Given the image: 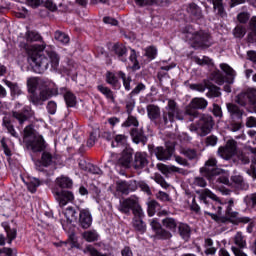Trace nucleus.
Listing matches in <instances>:
<instances>
[{
	"instance_id": "nucleus-39",
	"label": "nucleus",
	"mask_w": 256,
	"mask_h": 256,
	"mask_svg": "<svg viewBox=\"0 0 256 256\" xmlns=\"http://www.w3.org/2000/svg\"><path fill=\"white\" fill-rule=\"evenodd\" d=\"M97 89L106 99H110V101H115V96H113V91L104 85H98Z\"/></svg>"
},
{
	"instance_id": "nucleus-44",
	"label": "nucleus",
	"mask_w": 256,
	"mask_h": 256,
	"mask_svg": "<svg viewBox=\"0 0 256 256\" xmlns=\"http://www.w3.org/2000/svg\"><path fill=\"white\" fill-rule=\"evenodd\" d=\"M207 97L214 99L215 97H221V89L215 85L207 86Z\"/></svg>"
},
{
	"instance_id": "nucleus-46",
	"label": "nucleus",
	"mask_w": 256,
	"mask_h": 256,
	"mask_svg": "<svg viewBox=\"0 0 256 256\" xmlns=\"http://www.w3.org/2000/svg\"><path fill=\"white\" fill-rule=\"evenodd\" d=\"M211 79L214 83H217V85H223L225 83V76H223V73L219 70L212 72Z\"/></svg>"
},
{
	"instance_id": "nucleus-28",
	"label": "nucleus",
	"mask_w": 256,
	"mask_h": 256,
	"mask_svg": "<svg viewBox=\"0 0 256 256\" xmlns=\"http://www.w3.org/2000/svg\"><path fill=\"white\" fill-rule=\"evenodd\" d=\"M61 93H64V100L67 107H75V105H77V98L75 97V94L67 91L65 88L61 89Z\"/></svg>"
},
{
	"instance_id": "nucleus-21",
	"label": "nucleus",
	"mask_w": 256,
	"mask_h": 256,
	"mask_svg": "<svg viewBox=\"0 0 256 256\" xmlns=\"http://www.w3.org/2000/svg\"><path fill=\"white\" fill-rule=\"evenodd\" d=\"M154 153L159 161H169L173 156V148L157 147L154 149Z\"/></svg>"
},
{
	"instance_id": "nucleus-12",
	"label": "nucleus",
	"mask_w": 256,
	"mask_h": 256,
	"mask_svg": "<svg viewBox=\"0 0 256 256\" xmlns=\"http://www.w3.org/2000/svg\"><path fill=\"white\" fill-rule=\"evenodd\" d=\"M21 107H23V104L17 102L15 104L14 107V111L12 112V117H14V119H17L19 122V125H23V123H25L26 121H29V118L31 117L32 113H31V107L29 106H25L21 111L19 109H21Z\"/></svg>"
},
{
	"instance_id": "nucleus-57",
	"label": "nucleus",
	"mask_w": 256,
	"mask_h": 256,
	"mask_svg": "<svg viewBox=\"0 0 256 256\" xmlns=\"http://www.w3.org/2000/svg\"><path fill=\"white\" fill-rule=\"evenodd\" d=\"M194 61L197 65H213V60L207 56H203L202 58L195 57Z\"/></svg>"
},
{
	"instance_id": "nucleus-60",
	"label": "nucleus",
	"mask_w": 256,
	"mask_h": 256,
	"mask_svg": "<svg viewBox=\"0 0 256 256\" xmlns=\"http://www.w3.org/2000/svg\"><path fill=\"white\" fill-rule=\"evenodd\" d=\"M131 136L133 137L134 141H137V143H139V141H141V139H143V130L134 128L131 130Z\"/></svg>"
},
{
	"instance_id": "nucleus-17",
	"label": "nucleus",
	"mask_w": 256,
	"mask_h": 256,
	"mask_svg": "<svg viewBox=\"0 0 256 256\" xmlns=\"http://www.w3.org/2000/svg\"><path fill=\"white\" fill-rule=\"evenodd\" d=\"M132 165L134 169H145V166L149 165V160L147 159V153L136 152L134 155V160Z\"/></svg>"
},
{
	"instance_id": "nucleus-7",
	"label": "nucleus",
	"mask_w": 256,
	"mask_h": 256,
	"mask_svg": "<svg viewBox=\"0 0 256 256\" xmlns=\"http://www.w3.org/2000/svg\"><path fill=\"white\" fill-rule=\"evenodd\" d=\"M200 173L207 177L212 183H223V185H229V178L227 176L221 175V169L217 168V160L215 158H210L205 166L200 169Z\"/></svg>"
},
{
	"instance_id": "nucleus-62",
	"label": "nucleus",
	"mask_w": 256,
	"mask_h": 256,
	"mask_svg": "<svg viewBox=\"0 0 256 256\" xmlns=\"http://www.w3.org/2000/svg\"><path fill=\"white\" fill-rule=\"evenodd\" d=\"M154 181L158 183V185H161L163 189H167V187H169V184H167V182L165 181V178H163L159 174H155Z\"/></svg>"
},
{
	"instance_id": "nucleus-59",
	"label": "nucleus",
	"mask_w": 256,
	"mask_h": 256,
	"mask_svg": "<svg viewBox=\"0 0 256 256\" xmlns=\"http://www.w3.org/2000/svg\"><path fill=\"white\" fill-rule=\"evenodd\" d=\"M157 209H159V203L157 201H151L148 205L149 217H153V215H155Z\"/></svg>"
},
{
	"instance_id": "nucleus-31",
	"label": "nucleus",
	"mask_w": 256,
	"mask_h": 256,
	"mask_svg": "<svg viewBox=\"0 0 256 256\" xmlns=\"http://www.w3.org/2000/svg\"><path fill=\"white\" fill-rule=\"evenodd\" d=\"M3 127L7 129L8 133L11 135V137H14L15 139H19V134L17 131H15V126H13V122L7 117H4L3 119Z\"/></svg>"
},
{
	"instance_id": "nucleus-61",
	"label": "nucleus",
	"mask_w": 256,
	"mask_h": 256,
	"mask_svg": "<svg viewBox=\"0 0 256 256\" xmlns=\"http://www.w3.org/2000/svg\"><path fill=\"white\" fill-rule=\"evenodd\" d=\"M117 191H120V193H129V185H127V182L120 181L117 183Z\"/></svg>"
},
{
	"instance_id": "nucleus-54",
	"label": "nucleus",
	"mask_w": 256,
	"mask_h": 256,
	"mask_svg": "<svg viewBox=\"0 0 256 256\" xmlns=\"http://www.w3.org/2000/svg\"><path fill=\"white\" fill-rule=\"evenodd\" d=\"M189 89H191V91H198L199 93H205L207 89V82L200 83V84H189Z\"/></svg>"
},
{
	"instance_id": "nucleus-6",
	"label": "nucleus",
	"mask_w": 256,
	"mask_h": 256,
	"mask_svg": "<svg viewBox=\"0 0 256 256\" xmlns=\"http://www.w3.org/2000/svg\"><path fill=\"white\" fill-rule=\"evenodd\" d=\"M183 35L194 47H211V36L203 30L195 31L191 26H186Z\"/></svg>"
},
{
	"instance_id": "nucleus-52",
	"label": "nucleus",
	"mask_w": 256,
	"mask_h": 256,
	"mask_svg": "<svg viewBox=\"0 0 256 256\" xmlns=\"http://www.w3.org/2000/svg\"><path fill=\"white\" fill-rule=\"evenodd\" d=\"M106 83L112 85V87H119V80H117V77L112 72H107Z\"/></svg>"
},
{
	"instance_id": "nucleus-38",
	"label": "nucleus",
	"mask_w": 256,
	"mask_h": 256,
	"mask_svg": "<svg viewBox=\"0 0 256 256\" xmlns=\"http://www.w3.org/2000/svg\"><path fill=\"white\" fill-rule=\"evenodd\" d=\"M5 85L7 87H9L10 91H11V95H16L17 97H19V95L23 94V90H21V88L17 85V83H13L11 81L8 80H3Z\"/></svg>"
},
{
	"instance_id": "nucleus-26",
	"label": "nucleus",
	"mask_w": 256,
	"mask_h": 256,
	"mask_svg": "<svg viewBox=\"0 0 256 256\" xmlns=\"http://www.w3.org/2000/svg\"><path fill=\"white\" fill-rule=\"evenodd\" d=\"M177 227L180 237L187 241V239L191 237V227H189L186 223L183 222H179Z\"/></svg>"
},
{
	"instance_id": "nucleus-4",
	"label": "nucleus",
	"mask_w": 256,
	"mask_h": 256,
	"mask_svg": "<svg viewBox=\"0 0 256 256\" xmlns=\"http://www.w3.org/2000/svg\"><path fill=\"white\" fill-rule=\"evenodd\" d=\"M175 119H178V121H185V119L189 121V115H186L185 112H182L181 109H179L175 100H168V104L165 107L162 117H160L156 123L159 127H167V125L173 123Z\"/></svg>"
},
{
	"instance_id": "nucleus-19",
	"label": "nucleus",
	"mask_w": 256,
	"mask_h": 256,
	"mask_svg": "<svg viewBox=\"0 0 256 256\" xmlns=\"http://www.w3.org/2000/svg\"><path fill=\"white\" fill-rule=\"evenodd\" d=\"M111 51L116 55L119 61H122V63L127 62V47H125V45L116 43L112 46Z\"/></svg>"
},
{
	"instance_id": "nucleus-51",
	"label": "nucleus",
	"mask_w": 256,
	"mask_h": 256,
	"mask_svg": "<svg viewBox=\"0 0 256 256\" xmlns=\"http://www.w3.org/2000/svg\"><path fill=\"white\" fill-rule=\"evenodd\" d=\"M246 95L248 97V101L250 105H254L256 109V89L255 88H248L246 90Z\"/></svg>"
},
{
	"instance_id": "nucleus-45",
	"label": "nucleus",
	"mask_w": 256,
	"mask_h": 256,
	"mask_svg": "<svg viewBox=\"0 0 256 256\" xmlns=\"http://www.w3.org/2000/svg\"><path fill=\"white\" fill-rule=\"evenodd\" d=\"M26 41L28 43H33L35 41H41V34L38 33L37 31H27L26 32Z\"/></svg>"
},
{
	"instance_id": "nucleus-18",
	"label": "nucleus",
	"mask_w": 256,
	"mask_h": 256,
	"mask_svg": "<svg viewBox=\"0 0 256 256\" xmlns=\"http://www.w3.org/2000/svg\"><path fill=\"white\" fill-rule=\"evenodd\" d=\"M79 221L83 229H89V227H91L93 223V217L91 216V211H89V209L80 210Z\"/></svg>"
},
{
	"instance_id": "nucleus-16",
	"label": "nucleus",
	"mask_w": 256,
	"mask_h": 256,
	"mask_svg": "<svg viewBox=\"0 0 256 256\" xmlns=\"http://www.w3.org/2000/svg\"><path fill=\"white\" fill-rule=\"evenodd\" d=\"M63 215L66 219V220H63V219L61 220V225L64 229H65V223H67V225H71V223L77 222V210H75V208H73L72 206L67 207L63 211Z\"/></svg>"
},
{
	"instance_id": "nucleus-36",
	"label": "nucleus",
	"mask_w": 256,
	"mask_h": 256,
	"mask_svg": "<svg viewBox=\"0 0 256 256\" xmlns=\"http://www.w3.org/2000/svg\"><path fill=\"white\" fill-rule=\"evenodd\" d=\"M55 156H53L49 152H43L41 157V163L44 167H49V165H53V163H56Z\"/></svg>"
},
{
	"instance_id": "nucleus-20",
	"label": "nucleus",
	"mask_w": 256,
	"mask_h": 256,
	"mask_svg": "<svg viewBox=\"0 0 256 256\" xmlns=\"http://www.w3.org/2000/svg\"><path fill=\"white\" fill-rule=\"evenodd\" d=\"M233 243L235 246H231V251L233 253V249H237V251H243V249L247 248V240L243 233L237 232L233 237Z\"/></svg>"
},
{
	"instance_id": "nucleus-23",
	"label": "nucleus",
	"mask_w": 256,
	"mask_h": 256,
	"mask_svg": "<svg viewBox=\"0 0 256 256\" xmlns=\"http://www.w3.org/2000/svg\"><path fill=\"white\" fill-rule=\"evenodd\" d=\"M227 111L230 113V117L232 119H241L243 117V111L239 109V106L233 104V103H228L226 104Z\"/></svg>"
},
{
	"instance_id": "nucleus-58",
	"label": "nucleus",
	"mask_w": 256,
	"mask_h": 256,
	"mask_svg": "<svg viewBox=\"0 0 256 256\" xmlns=\"http://www.w3.org/2000/svg\"><path fill=\"white\" fill-rule=\"evenodd\" d=\"M145 55L146 57H148V59H151L153 61V59L157 57V48H155L154 46H149L145 49Z\"/></svg>"
},
{
	"instance_id": "nucleus-27",
	"label": "nucleus",
	"mask_w": 256,
	"mask_h": 256,
	"mask_svg": "<svg viewBox=\"0 0 256 256\" xmlns=\"http://www.w3.org/2000/svg\"><path fill=\"white\" fill-rule=\"evenodd\" d=\"M157 169H159L163 175H169V173H179L181 169L175 165H165L163 163L157 164Z\"/></svg>"
},
{
	"instance_id": "nucleus-24",
	"label": "nucleus",
	"mask_w": 256,
	"mask_h": 256,
	"mask_svg": "<svg viewBox=\"0 0 256 256\" xmlns=\"http://www.w3.org/2000/svg\"><path fill=\"white\" fill-rule=\"evenodd\" d=\"M187 13L192 17V19H202L203 11L196 4H190L187 8Z\"/></svg>"
},
{
	"instance_id": "nucleus-11",
	"label": "nucleus",
	"mask_w": 256,
	"mask_h": 256,
	"mask_svg": "<svg viewBox=\"0 0 256 256\" xmlns=\"http://www.w3.org/2000/svg\"><path fill=\"white\" fill-rule=\"evenodd\" d=\"M237 154V142L230 139L226 142L225 146H220L218 148V155L225 161H229L234 155Z\"/></svg>"
},
{
	"instance_id": "nucleus-15",
	"label": "nucleus",
	"mask_w": 256,
	"mask_h": 256,
	"mask_svg": "<svg viewBox=\"0 0 256 256\" xmlns=\"http://www.w3.org/2000/svg\"><path fill=\"white\" fill-rule=\"evenodd\" d=\"M54 195L61 207H65V205H67L69 201H73V199H75V196L71 191H54Z\"/></svg>"
},
{
	"instance_id": "nucleus-5",
	"label": "nucleus",
	"mask_w": 256,
	"mask_h": 256,
	"mask_svg": "<svg viewBox=\"0 0 256 256\" xmlns=\"http://www.w3.org/2000/svg\"><path fill=\"white\" fill-rule=\"evenodd\" d=\"M24 141L27 149L33 151V153H41L47 148L45 139L40 134H35L31 125L26 126L24 129Z\"/></svg>"
},
{
	"instance_id": "nucleus-48",
	"label": "nucleus",
	"mask_w": 256,
	"mask_h": 256,
	"mask_svg": "<svg viewBox=\"0 0 256 256\" xmlns=\"http://www.w3.org/2000/svg\"><path fill=\"white\" fill-rule=\"evenodd\" d=\"M54 39L59 41V43H62V45H67V43H69V36L59 30L55 32Z\"/></svg>"
},
{
	"instance_id": "nucleus-1",
	"label": "nucleus",
	"mask_w": 256,
	"mask_h": 256,
	"mask_svg": "<svg viewBox=\"0 0 256 256\" xmlns=\"http://www.w3.org/2000/svg\"><path fill=\"white\" fill-rule=\"evenodd\" d=\"M28 61L33 65L35 73H45L47 69L54 73L59 71V54L53 50L46 49L45 44H35L28 50Z\"/></svg>"
},
{
	"instance_id": "nucleus-42",
	"label": "nucleus",
	"mask_w": 256,
	"mask_h": 256,
	"mask_svg": "<svg viewBox=\"0 0 256 256\" xmlns=\"http://www.w3.org/2000/svg\"><path fill=\"white\" fill-rule=\"evenodd\" d=\"M232 181L233 183H235L238 189H242L244 191H247V189H249V184H247L241 176H233Z\"/></svg>"
},
{
	"instance_id": "nucleus-33",
	"label": "nucleus",
	"mask_w": 256,
	"mask_h": 256,
	"mask_svg": "<svg viewBox=\"0 0 256 256\" xmlns=\"http://www.w3.org/2000/svg\"><path fill=\"white\" fill-rule=\"evenodd\" d=\"M56 183L61 189H71V187H73V180L67 176L58 177Z\"/></svg>"
},
{
	"instance_id": "nucleus-63",
	"label": "nucleus",
	"mask_w": 256,
	"mask_h": 256,
	"mask_svg": "<svg viewBox=\"0 0 256 256\" xmlns=\"http://www.w3.org/2000/svg\"><path fill=\"white\" fill-rule=\"evenodd\" d=\"M47 111L50 115L57 113V103L55 101H49L47 104Z\"/></svg>"
},
{
	"instance_id": "nucleus-40",
	"label": "nucleus",
	"mask_w": 256,
	"mask_h": 256,
	"mask_svg": "<svg viewBox=\"0 0 256 256\" xmlns=\"http://www.w3.org/2000/svg\"><path fill=\"white\" fill-rule=\"evenodd\" d=\"M205 255H215L217 253V248L213 247V240L211 238H206L204 242Z\"/></svg>"
},
{
	"instance_id": "nucleus-34",
	"label": "nucleus",
	"mask_w": 256,
	"mask_h": 256,
	"mask_svg": "<svg viewBox=\"0 0 256 256\" xmlns=\"http://www.w3.org/2000/svg\"><path fill=\"white\" fill-rule=\"evenodd\" d=\"M82 237L87 243H94V241H99V233L97 230H87L83 232Z\"/></svg>"
},
{
	"instance_id": "nucleus-64",
	"label": "nucleus",
	"mask_w": 256,
	"mask_h": 256,
	"mask_svg": "<svg viewBox=\"0 0 256 256\" xmlns=\"http://www.w3.org/2000/svg\"><path fill=\"white\" fill-rule=\"evenodd\" d=\"M244 201L249 205L250 207H256V193L251 194L250 196H247Z\"/></svg>"
},
{
	"instance_id": "nucleus-29",
	"label": "nucleus",
	"mask_w": 256,
	"mask_h": 256,
	"mask_svg": "<svg viewBox=\"0 0 256 256\" xmlns=\"http://www.w3.org/2000/svg\"><path fill=\"white\" fill-rule=\"evenodd\" d=\"M146 109L147 115L151 121H156V119H159V116L161 115V109H159V106L150 104Z\"/></svg>"
},
{
	"instance_id": "nucleus-43",
	"label": "nucleus",
	"mask_w": 256,
	"mask_h": 256,
	"mask_svg": "<svg viewBox=\"0 0 256 256\" xmlns=\"http://www.w3.org/2000/svg\"><path fill=\"white\" fill-rule=\"evenodd\" d=\"M119 77L122 79L123 81V86L125 88L126 91H131V83H132V79L130 76H127L123 71H119L118 72Z\"/></svg>"
},
{
	"instance_id": "nucleus-41",
	"label": "nucleus",
	"mask_w": 256,
	"mask_h": 256,
	"mask_svg": "<svg viewBox=\"0 0 256 256\" xmlns=\"http://www.w3.org/2000/svg\"><path fill=\"white\" fill-rule=\"evenodd\" d=\"M129 61L133 71H138V69H141V66H139V61L137 60V52H135L133 49L130 52Z\"/></svg>"
},
{
	"instance_id": "nucleus-47",
	"label": "nucleus",
	"mask_w": 256,
	"mask_h": 256,
	"mask_svg": "<svg viewBox=\"0 0 256 256\" xmlns=\"http://www.w3.org/2000/svg\"><path fill=\"white\" fill-rule=\"evenodd\" d=\"M30 193H35L37 191V187L41 185V182L37 178H31L29 181L25 182Z\"/></svg>"
},
{
	"instance_id": "nucleus-37",
	"label": "nucleus",
	"mask_w": 256,
	"mask_h": 256,
	"mask_svg": "<svg viewBox=\"0 0 256 256\" xmlns=\"http://www.w3.org/2000/svg\"><path fill=\"white\" fill-rule=\"evenodd\" d=\"M127 145V136L123 134H118L115 136L114 141H112L111 146L115 147H125Z\"/></svg>"
},
{
	"instance_id": "nucleus-55",
	"label": "nucleus",
	"mask_w": 256,
	"mask_h": 256,
	"mask_svg": "<svg viewBox=\"0 0 256 256\" xmlns=\"http://www.w3.org/2000/svg\"><path fill=\"white\" fill-rule=\"evenodd\" d=\"M246 33H247V29H245V27L243 26H236L235 29L233 30V35L237 39H243Z\"/></svg>"
},
{
	"instance_id": "nucleus-25",
	"label": "nucleus",
	"mask_w": 256,
	"mask_h": 256,
	"mask_svg": "<svg viewBox=\"0 0 256 256\" xmlns=\"http://www.w3.org/2000/svg\"><path fill=\"white\" fill-rule=\"evenodd\" d=\"M208 2L213 4L214 11L219 17H227V12H225V7H223V0H208Z\"/></svg>"
},
{
	"instance_id": "nucleus-9",
	"label": "nucleus",
	"mask_w": 256,
	"mask_h": 256,
	"mask_svg": "<svg viewBox=\"0 0 256 256\" xmlns=\"http://www.w3.org/2000/svg\"><path fill=\"white\" fill-rule=\"evenodd\" d=\"M40 96L43 101L51 99V97H57L59 95V88L57 84L48 78L39 80Z\"/></svg>"
},
{
	"instance_id": "nucleus-3",
	"label": "nucleus",
	"mask_w": 256,
	"mask_h": 256,
	"mask_svg": "<svg viewBox=\"0 0 256 256\" xmlns=\"http://www.w3.org/2000/svg\"><path fill=\"white\" fill-rule=\"evenodd\" d=\"M150 226L158 239H171V237H173L172 233L177 231L179 221L173 217H166L162 220L161 226L159 220L157 218H153L150 220Z\"/></svg>"
},
{
	"instance_id": "nucleus-32",
	"label": "nucleus",
	"mask_w": 256,
	"mask_h": 256,
	"mask_svg": "<svg viewBox=\"0 0 256 256\" xmlns=\"http://www.w3.org/2000/svg\"><path fill=\"white\" fill-rule=\"evenodd\" d=\"M133 227L135 231H138L139 233H145V231H147V225L143 222V217L134 216Z\"/></svg>"
},
{
	"instance_id": "nucleus-22",
	"label": "nucleus",
	"mask_w": 256,
	"mask_h": 256,
	"mask_svg": "<svg viewBox=\"0 0 256 256\" xmlns=\"http://www.w3.org/2000/svg\"><path fill=\"white\" fill-rule=\"evenodd\" d=\"M220 69H222V71L224 73H226L227 75V80L226 82L229 84V85H232V83H234L235 81V77H236V73H235V70L233 68H231V66H229V64H226V63H222L220 64Z\"/></svg>"
},
{
	"instance_id": "nucleus-35",
	"label": "nucleus",
	"mask_w": 256,
	"mask_h": 256,
	"mask_svg": "<svg viewBox=\"0 0 256 256\" xmlns=\"http://www.w3.org/2000/svg\"><path fill=\"white\" fill-rule=\"evenodd\" d=\"M181 154L184 155L189 161H197L199 159V154L197 150L191 148H184L181 150Z\"/></svg>"
},
{
	"instance_id": "nucleus-30",
	"label": "nucleus",
	"mask_w": 256,
	"mask_h": 256,
	"mask_svg": "<svg viewBox=\"0 0 256 256\" xmlns=\"http://www.w3.org/2000/svg\"><path fill=\"white\" fill-rule=\"evenodd\" d=\"M132 159L133 154L131 152H123L122 157L118 160V165L127 169L130 167Z\"/></svg>"
},
{
	"instance_id": "nucleus-49",
	"label": "nucleus",
	"mask_w": 256,
	"mask_h": 256,
	"mask_svg": "<svg viewBox=\"0 0 256 256\" xmlns=\"http://www.w3.org/2000/svg\"><path fill=\"white\" fill-rule=\"evenodd\" d=\"M128 118L122 123V127H139V121L135 116L128 114Z\"/></svg>"
},
{
	"instance_id": "nucleus-2",
	"label": "nucleus",
	"mask_w": 256,
	"mask_h": 256,
	"mask_svg": "<svg viewBox=\"0 0 256 256\" xmlns=\"http://www.w3.org/2000/svg\"><path fill=\"white\" fill-rule=\"evenodd\" d=\"M199 193V199L200 201H203V203L206 205L208 209H211L212 212H209L207 210L204 211L206 215H210L213 219L217 217L218 215H221L223 213V207L226 208V215L228 217H235L233 214V199H230L228 203H221V200L215 195V193H212L209 189H203Z\"/></svg>"
},
{
	"instance_id": "nucleus-53",
	"label": "nucleus",
	"mask_w": 256,
	"mask_h": 256,
	"mask_svg": "<svg viewBox=\"0 0 256 256\" xmlns=\"http://www.w3.org/2000/svg\"><path fill=\"white\" fill-rule=\"evenodd\" d=\"M27 85L29 93H35L37 85L39 87V80H37V78H29L27 80Z\"/></svg>"
},
{
	"instance_id": "nucleus-8",
	"label": "nucleus",
	"mask_w": 256,
	"mask_h": 256,
	"mask_svg": "<svg viewBox=\"0 0 256 256\" xmlns=\"http://www.w3.org/2000/svg\"><path fill=\"white\" fill-rule=\"evenodd\" d=\"M119 211H121V213H125V215H129L132 211L134 217H145L143 208L139 205V198L136 196H131L120 202Z\"/></svg>"
},
{
	"instance_id": "nucleus-56",
	"label": "nucleus",
	"mask_w": 256,
	"mask_h": 256,
	"mask_svg": "<svg viewBox=\"0 0 256 256\" xmlns=\"http://www.w3.org/2000/svg\"><path fill=\"white\" fill-rule=\"evenodd\" d=\"M29 101L33 105H43V101H47V100H43L41 98V92H40L39 96H37V94H35V92H33V93H31V95L29 97Z\"/></svg>"
},
{
	"instance_id": "nucleus-50",
	"label": "nucleus",
	"mask_w": 256,
	"mask_h": 256,
	"mask_svg": "<svg viewBox=\"0 0 256 256\" xmlns=\"http://www.w3.org/2000/svg\"><path fill=\"white\" fill-rule=\"evenodd\" d=\"M235 101L236 103H238V105H241V107L249 105V98L247 96V92H242L238 94Z\"/></svg>"
},
{
	"instance_id": "nucleus-10",
	"label": "nucleus",
	"mask_w": 256,
	"mask_h": 256,
	"mask_svg": "<svg viewBox=\"0 0 256 256\" xmlns=\"http://www.w3.org/2000/svg\"><path fill=\"white\" fill-rule=\"evenodd\" d=\"M209 103L205 98H194L185 109V115H188V121H193L199 117L197 109H207Z\"/></svg>"
},
{
	"instance_id": "nucleus-14",
	"label": "nucleus",
	"mask_w": 256,
	"mask_h": 256,
	"mask_svg": "<svg viewBox=\"0 0 256 256\" xmlns=\"http://www.w3.org/2000/svg\"><path fill=\"white\" fill-rule=\"evenodd\" d=\"M213 117L204 115L202 116L198 121V129L202 135V137H205V135H209L211 133V129H213Z\"/></svg>"
},
{
	"instance_id": "nucleus-13",
	"label": "nucleus",
	"mask_w": 256,
	"mask_h": 256,
	"mask_svg": "<svg viewBox=\"0 0 256 256\" xmlns=\"http://www.w3.org/2000/svg\"><path fill=\"white\" fill-rule=\"evenodd\" d=\"M2 227L4 228L7 237L0 234V245L3 246L5 243L11 245V243L17 239V229L11 228L7 223H2Z\"/></svg>"
}]
</instances>
